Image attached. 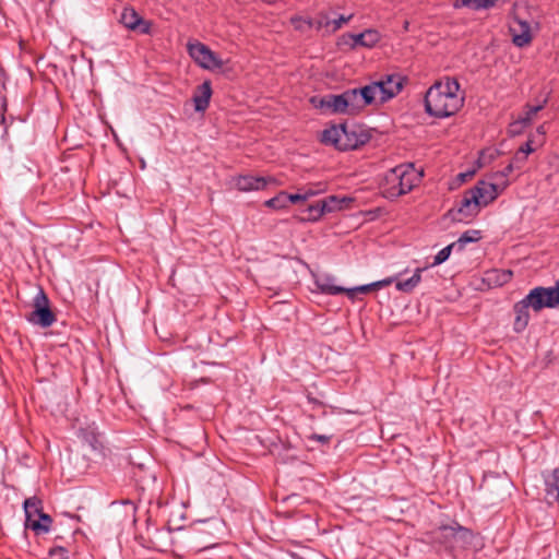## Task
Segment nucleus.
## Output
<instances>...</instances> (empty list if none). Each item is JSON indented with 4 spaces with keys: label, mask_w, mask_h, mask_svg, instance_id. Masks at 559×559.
I'll return each instance as SVG.
<instances>
[{
    "label": "nucleus",
    "mask_w": 559,
    "mask_h": 559,
    "mask_svg": "<svg viewBox=\"0 0 559 559\" xmlns=\"http://www.w3.org/2000/svg\"><path fill=\"white\" fill-rule=\"evenodd\" d=\"M319 107L325 109L330 114H347L348 109L346 106L344 94H330L320 99Z\"/></svg>",
    "instance_id": "obj_14"
},
{
    "label": "nucleus",
    "mask_w": 559,
    "mask_h": 559,
    "mask_svg": "<svg viewBox=\"0 0 559 559\" xmlns=\"http://www.w3.org/2000/svg\"><path fill=\"white\" fill-rule=\"evenodd\" d=\"M552 293L556 296L557 302H559V280L556 282V285L554 287H550Z\"/></svg>",
    "instance_id": "obj_49"
},
{
    "label": "nucleus",
    "mask_w": 559,
    "mask_h": 559,
    "mask_svg": "<svg viewBox=\"0 0 559 559\" xmlns=\"http://www.w3.org/2000/svg\"><path fill=\"white\" fill-rule=\"evenodd\" d=\"M536 132L542 136V140L538 143V146H540L544 143V138H545V134H546L545 124L538 126L537 129H536Z\"/></svg>",
    "instance_id": "obj_48"
},
{
    "label": "nucleus",
    "mask_w": 559,
    "mask_h": 559,
    "mask_svg": "<svg viewBox=\"0 0 559 559\" xmlns=\"http://www.w3.org/2000/svg\"><path fill=\"white\" fill-rule=\"evenodd\" d=\"M423 177L413 164H401L388 170L380 186L381 193L386 199H395L409 192Z\"/></svg>",
    "instance_id": "obj_2"
},
{
    "label": "nucleus",
    "mask_w": 559,
    "mask_h": 559,
    "mask_svg": "<svg viewBox=\"0 0 559 559\" xmlns=\"http://www.w3.org/2000/svg\"><path fill=\"white\" fill-rule=\"evenodd\" d=\"M476 174V169H471V170H467L465 173H460L459 175H456V181H459V183H465L468 179H471L474 175Z\"/></svg>",
    "instance_id": "obj_44"
},
{
    "label": "nucleus",
    "mask_w": 559,
    "mask_h": 559,
    "mask_svg": "<svg viewBox=\"0 0 559 559\" xmlns=\"http://www.w3.org/2000/svg\"><path fill=\"white\" fill-rule=\"evenodd\" d=\"M514 169L513 164L509 163L501 171H497L495 177L507 178Z\"/></svg>",
    "instance_id": "obj_45"
},
{
    "label": "nucleus",
    "mask_w": 559,
    "mask_h": 559,
    "mask_svg": "<svg viewBox=\"0 0 559 559\" xmlns=\"http://www.w3.org/2000/svg\"><path fill=\"white\" fill-rule=\"evenodd\" d=\"M317 288L322 293L331 296L345 294L346 288L335 285L334 278L329 276L318 277L316 280Z\"/></svg>",
    "instance_id": "obj_19"
},
{
    "label": "nucleus",
    "mask_w": 559,
    "mask_h": 559,
    "mask_svg": "<svg viewBox=\"0 0 559 559\" xmlns=\"http://www.w3.org/2000/svg\"><path fill=\"white\" fill-rule=\"evenodd\" d=\"M271 182H275V179L272 177L242 175L235 178V187L242 192L263 190Z\"/></svg>",
    "instance_id": "obj_11"
},
{
    "label": "nucleus",
    "mask_w": 559,
    "mask_h": 559,
    "mask_svg": "<svg viewBox=\"0 0 559 559\" xmlns=\"http://www.w3.org/2000/svg\"><path fill=\"white\" fill-rule=\"evenodd\" d=\"M151 29H152V22L144 20L142 17L140 25H139V27H136L135 32H139L140 34H143V35H148V34H151Z\"/></svg>",
    "instance_id": "obj_42"
},
{
    "label": "nucleus",
    "mask_w": 559,
    "mask_h": 559,
    "mask_svg": "<svg viewBox=\"0 0 559 559\" xmlns=\"http://www.w3.org/2000/svg\"><path fill=\"white\" fill-rule=\"evenodd\" d=\"M454 248V242L445 246L444 248H442L435 257H433V260L432 262L428 263L427 265V269L428 267H432V266H437L443 262H445L451 253H452V250Z\"/></svg>",
    "instance_id": "obj_31"
},
{
    "label": "nucleus",
    "mask_w": 559,
    "mask_h": 559,
    "mask_svg": "<svg viewBox=\"0 0 559 559\" xmlns=\"http://www.w3.org/2000/svg\"><path fill=\"white\" fill-rule=\"evenodd\" d=\"M523 299L535 312L544 308H555L559 305L550 287L537 286L531 289Z\"/></svg>",
    "instance_id": "obj_7"
},
{
    "label": "nucleus",
    "mask_w": 559,
    "mask_h": 559,
    "mask_svg": "<svg viewBox=\"0 0 559 559\" xmlns=\"http://www.w3.org/2000/svg\"><path fill=\"white\" fill-rule=\"evenodd\" d=\"M356 48H373L381 39V36L377 29L368 28L359 34H354Z\"/></svg>",
    "instance_id": "obj_18"
},
{
    "label": "nucleus",
    "mask_w": 559,
    "mask_h": 559,
    "mask_svg": "<svg viewBox=\"0 0 559 559\" xmlns=\"http://www.w3.org/2000/svg\"><path fill=\"white\" fill-rule=\"evenodd\" d=\"M394 278L393 277H388V278H384V280H381V281H377L374 282L376 284V288H382V287H385V286H389L393 283Z\"/></svg>",
    "instance_id": "obj_47"
},
{
    "label": "nucleus",
    "mask_w": 559,
    "mask_h": 559,
    "mask_svg": "<svg viewBox=\"0 0 559 559\" xmlns=\"http://www.w3.org/2000/svg\"><path fill=\"white\" fill-rule=\"evenodd\" d=\"M25 512V527L31 528V523L36 521L43 511V501L37 497L27 498L23 503Z\"/></svg>",
    "instance_id": "obj_16"
},
{
    "label": "nucleus",
    "mask_w": 559,
    "mask_h": 559,
    "mask_svg": "<svg viewBox=\"0 0 559 559\" xmlns=\"http://www.w3.org/2000/svg\"><path fill=\"white\" fill-rule=\"evenodd\" d=\"M436 82L426 93L425 108L430 116L438 118L450 117L454 114V92L451 87V79Z\"/></svg>",
    "instance_id": "obj_3"
},
{
    "label": "nucleus",
    "mask_w": 559,
    "mask_h": 559,
    "mask_svg": "<svg viewBox=\"0 0 559 559\" xmlns=\"http://www.w3.org/2000/svg\"><path fill=\"white\" fill-rule=\"evenodd\" d=\"M212 96V86L210 81L203 82L198 86L197 92L193 95V103L195 111H205L209 107L210 99Z\"/></svg>",
    "instance_id": "obj_17"
},
{
    "label": "nucleus",
    "mask_w": 559,
    "mask_h": 559,
    "mask_svg": "<svg viewBox=\"0 0 559 559\" xmlns=\"http://www.w3.org/2000/svg\"><path fill=\"white\" fill-rule=\"evenodd\" d=\"M353 201L354 200L349 197H338V195H330L326 199H323V202L326 205L325 210L328 211V213L348 209L349 204Z\"/></svg>",
    "instance_id": "obj_23"
},
{
    "label": "nucleus",
    "mask_w": 559,
    "mask_h": 559,
    "mask_svg": "<svg viewBox=\"0 0 559 559\" xmlns=\"http://www.w3.org/2000/svg\"><path fill=\"white\" fill-rule=\"evenodd\" d=\"M442 530H443V531H449V532H451V533L453 532V528H452V527H448V526L442 527Z\"/></svg>",
    "instance_id": "obj_51"
},
{
    "label": "nucleus",
    "mask_w": 559,
    "mask_h": 559,
    "mask_svg": "<svg viewBox=\"0 0 559 559\" xmlns=\"http://www.w3.org/2000/svg\"><path fill=\"white\" fill-rule=\"evenodd\" d=\"M52 523L49 514L43 512L36 521L31 523V530L37 535L48 533Z\"/></svg>",
    "instance_id": "obj_28"
},
{
    "label": "nucleus",
    "mask_w": 559,
    "mask_h": 559,
    "mask_svg": "<svg viewBox=\"0 0 559 559\" xmlns=\"http://www.w3.org/2000/svg\"><path fill=\"white\" fill-rule=\"evenodd\" d=\"M343 94L348 109V115H357L365 108L356 88L347 90L343 92Z\"/></svg>",
    "instance_id": "obj_21"
},
{
    "label": "nucleus",
    "mask_w": 559,
    "mask_h": 559,
    "mask_svg": "<svg viewBox=\"0 0 559 559\" xmlns=\"http://www.w3.org/2000/svg\"><path fill=\"white\" fill-rule=\"evenodd\" d=\"M325 203L323 200H318L312 204H309L305 213H307L305 219L316 222L322 217L323 214L328 213L325 210Z\"/></svg>",
    "instance_id": "obj_27"
},
{
    "label": "nucleus",
    "mask_w": 559,
    "mask_h": 559,
    "mask_svg": "<svg viewBox=\"0 0 559 559\" xmlns=\"http://www.w3.org/2000/svg\"><path fill=\"white\" fill-rule=\"evenodd\" d=\"M427 270V266L425 267H417L413 276L405 281H399L396 283V289L404 293H411L414 290V288L420 283L421 281V272Z\"/></svg>",
    "instance_id": "obj_24"
},
{
    "label": "nucleus",
    "mask_w": 559,
    "mask_h": 559,
    "mask_svg": "<svg viewBox=\"0 0 559 559\" xmlns=\"http://www.w3.org/2000/svg\"><path fill=\"white\" fill-rule=\"evenodd\" d=\"M544 499L548 506L559 503V466L544 476Z\"/></svg>",
    "instance_id": "obj_12"
},
{
    "label": "nucleus",
    "mask_w": 559,
    "mask_h": 559,
    "mask_svg": "<svg viewBox=\"0 0 559 559\" xmlns=\"http://www.w3.org/2000/svg\"><path fill=\"white\" fill-rule=\"evenodd\" d=\"M534 140L532 138H528V140L522 144L520 147H519V152H522V154L528 156V154L535 152L536 150V146H534Z\"/></svg>",
    "instance_id": "obj_40"
},
{
    "label": "nucleus",
    "mask_w": 559,
    "mask_h": 559,
    "mask_svg": "<svg viewBox=\"0 0 559 559\" xmlns=\"http://www.w3.org/2000/svg\"><path fill=\"white\" fill-rule=\"evenodd\" d=\"M33 311L27 316L28 322L41 328L51 326L57 318L49 307V299L43 289L35 296Z\"/></svg>",
    "instance_id": "obj_5"
},
{
    "label": "nucleus",
    "mask_w": 559,
    "mask_h": 559,
    "mask_svg": "<svg viewBox=\"0 0 559 559\" xmlns=\"http://www.w3.org/2000/svg\"><path fill=\"white\" fill-rule=\"evenodd\" d=\"M318 189H314L313 187H308L301 190L304 195L306 197V201L324 191L322 185H318Z\"/></svg>",
    "instance_id": "obj_41"
},
{
    "label": "nucleus",
    "mask_w": 559,
    "mask_h": 559,
    "mask_svg": "<svg viewBox=\"0 0 559 559\" xmlns=\"http://www.w3.org/2000/svg\"><path fill=\"white\" fill-rule=\"evenodd\" d=\"M513 272L511 270H490L486 273V281L496 286H502L511 281Z\"/></svg>",
    "instance_id": "obj_22"
},
{
    "label": "nucleus",
    "mask_w": 559,
    "mask_h": 559,
    "mask_svg": "<svg viewBox=\"0 0 559 559\" xmlns=\"http://www.w3.org/2000/svg\"><path fill=\"white\" fill-rule=\"evenodd\" d=\"M352 134L354 135V140L349 139V130H348L347 131L346 143L353 145V146H350L349 150H355V148L359 147L360 145H364L370 139V135L368 133H366V132H362V131L359 132V133H356V131L353 130Z\"/></svg>",
    "instance_id": "obj_33"
},
{
    "label": "nucleus",
    "mask_w": 559,
    "mask_h": 559,
    "mask_svg": "<svg viewBox=\"0 0 559 559\" xmlns=\"http://www.w3.org/2000/svg\"><path fill=\"white\" fill-rule=\"evenodd\" d=\"M509 31L512 36V43L519 48L528 46L533 40L531 25L524 20L515 17Z\"/></svg>",
    "instance_id": "obj_10"
},
{
    "label": "nucleus",
    "mask_w": 559,
    "mask_h": 559,
    "mask_svg": "<svg viewBox=\"0 0 559 559\" xmlns=\"http://www.w3.org/2000/svg\"><path fill=\"white\" fill-rule=\"evenodd\" d=\"M508 181L502 185L479 180L473 188L463 193L459 209H456V222L469 223L480 212L492 203L507 188Z\"/></svg>",
    "instance_id": "obj_1"
},
{
    "label": "nucleus",
    "mask_w": 559,
    "mask_h": 559,
    "mask_svg": "<svg viewBox=\"0 0 559 559\" xmlns=\"http://www.w3.org/2000/svg\"><path fill=\"white\" fill-rule=\"evenodd\" d=\"M527 127L528 126L524 124V122L518 118L509 124L508 134L512 138L521 135Z\"/></svg>",
    "instance_id": "obj_36"
},
{
    "label": "nucleus",
    "mask_w": 559,
    "mask_h": 559,
    "mask_svg": "<svg viewBox=\"0 0 559 559\" xmlns=\"http://www.w3.org/2000/svg\"><path fill=\"white\" fill-rule=\"evenodd\" d=\"M340 48H347L349 50L356 49L355 36L352 33H345L337 39Z\"/></svg>",
    "instance_id": "obj_35"
},
{
    "label": "nucleus",
    "mask_w": 559,
    "mask_h": 559,
    "mask_svg": "<svg viewBox=\"0 0 559 559\" xmlns=\"http://www.w3.org/2000/svg\"><path fill=\"white\" fill-rule=\"evenodd\" d=\"M308 401H309L310 403H312V404L321 405V403H320L317 399H314V397L308 396Z\"/></svg>",
    "instance_id": "obj_50"
},
{
    "label": "nucleus",
    "mask_w": 559,
    "mask_h": 559,
    "mask_svg": "<svg viewBox=\"0 0 559 559\" xmlns=\"http://www.w3.org/2000/svg\"><path fill=\"white\" fill-rule=\"evenodd\" d=\"M142 16L132 7H126L120 15V23L130 31H136Z\"/></svg>",
    "instance_id": "obj_20"
},
{
    "label": "nucleus",
    "mask_w": 559,
    "mask_h": 559,
    "mask_svg": "<svg viewBox=\"0 0 559 559\" xmlns=\"http://www.w3.org/2000/svg\"><path fill=\"white\" fill-rule=\"evenodd\" d=\"M481 239V231L478 229H469L464 231L459 239H456V245L459 249H463L469 242H477Z\"/></svg>",
    "instance_id": "obj_29"
},
{
    "label": "nucleus",
    "mask_w": 559,
    "mask_h": 559,
    "mask_svg": "<svg viewBox=\"0 0 559 559\" xmlns=\"http://www.w3.org/2000/svg\"><path fill=\"white\" fill-rule=\"evenodd\" d=\"M187 48L190 57L201 68L211 71L219 70L223 68V60L219 59L217 55L213 52L206 45L200 41H194L188 43Z\"/></svg>",
    "instance_id": "obj_6"
},
{
    "label": "nucleus",
    "mask_w": 559,
    "mask_h": 559,
    "mask_svg": "<svg viewBox=\"0 0 559 559\" xmlns=\"http://www.w3.org/2000/svg\"><path fill=\"white\" fill-rule=\"evenodd\" d=\"M353 14H341L336 19H331V28L329 29V34H333L341 29L345 24H347L353 19Z\"/></svg>",
    "instance_id": "obj_34"
},
{
    "label": "nucleus",
    "mask_w": 559,
    "mask_h": 559,
    "mask_svg": "<svg viewBox=\"0 0 559 559\" xmlns=\"http://www.w3.org/2000/svg\"><path fill=\"white\" fill-rule=\"evenodd\" d=\"M293 24L296 28H301V23L316 31L324 29L329 34L331 28V19L326 11H320L313 19L293 17Z\"/></svg>",
    "instance_id": "obj_13"
},
{
    "label": "nucleus",
    "mask_w": 559,
    "mask_h": 559,
    "mask_svg": "<svg viewBox=\"0 0 559 559\" xmlns=\"http://www.w3.org/2000/svg\"><path fill=\"white\" fill-rule=\"evenodd\" d=\"M455 87H456V91H459V90H460V84H459V82H457V81H456Z\"/></svg>",
    "instance_id": "obj_52"
},
{
    "label": "nucleus",
    "mask_w": 559,
    "mask_h": 559,
    "mask_svg": "<svg viewBox=\"0 0 559 559\" xmlns=\"http://www.w3.org/2000/svg\"><path fill=\"white\" fill-rule=\"evenodd\" d=\"M403 80L400 74H388L383 79L373 82L378 87L380 103H385L396 96L403 88Z\"/></svg>",
    "instance_id": "obj_8"
},
{
    "label": "nucleus",
    "mask_w": 559,
    "mask_h": 559,
    "mask_svg": "<svg viewBox=\"0 0 559 559\" xmlns=\"http://www.w3.org/2000/svg\"><path fill=\"white\" fill-rule=\"evenodd\" d=\"M348 128L345 124L332 126L323 130L321 142L334 145L340 151H348L352 144L346 143Z\"/></svg>",
    "instance_id": "obj_9"
},
{
    "label": "nucleus",
    "mask_w": 559,
    "mask_h": 559,
    "mask_svg": "<svg viewBox=\"0 0 559 559\" xmlns=\"http://www.w3.org/2000/svg\"><path fill=\"white\" fill-rule=\"evenodd\" d=\"M484 540L478 533L456 523V559H478Z\"/></svg>",
    "instance_id": "obj_4"
},
{
    "label": "nucleus",
    "mask_w": 559,
    "mask_h": 559,
    "mask_svg": "<svg viewBox=\"0 0 559 559\" xmlns=\"http://www.w3.org/2000/svg\"><path fill=\"white\" fill-rule=\"evenodd\" d=\"M349 139L354 140V135L352 134V131H349Z\"/></svg>",
    "instance_id": "obj_53"
},
{
    "label": "nucleus",
    "mask_w": 559,
    "mask_h": 559,
    "mask_svg": "<svg viewBox=\"0 0 559 559\" xmlns=\"http://www.w3.org/2000/svg\"><path fill=\"white\" fill-rule=\"evenodd\" d=\"M373 289H377L376 288V284L371 283V284L361 285V286L354 287V288H346L345 294L349 298H354L357 293L367 294V293H370Z\"/></svg>",
    "instance_id": "obj_37"
},
{
    "label": "nucleus",
    "mask_w": 559,
    "mask_h": 559,
    "mask_svg": "<svg viewBox=\"0 0 559 559\" xmlns=\"http://www.w3.org/2000/svg\"><path fill=\"white\" fill-rule=\"evenodd\" d=\"M374 83L368 84L364 87L356 88L359 97L361 98V104L364 107L371 105L377 98L379 99V94L377 92Z\"/></svg>",
    "instance_id": "obj_26"
},
{
    "label": "nucleus",
    "mask_w": 559,
    "mask_h": 559,
    "mask_svg": "<svg viewBox=\"0 0 559 559\" xmlns=\"http://www.w3.org/2000/svg\"><path fill=\"white\" fill-rule=\"evenodd\" d=\"M68 550L62 546H56L49 550L50 557H57V559H69Z\"/></svg>",
    "instance_id": "obj_39"
},
{
    "label": "nucleus",
    "mask_w": 559,
    "mask_h": 559,
    "mask_svg": "<svg viewBox=\"0 0 559 559\" xmlns=\"http://www.w3.org/2000/svg\"><path fill=\"white\" fill-rule=\"evenodd\" d=\"M530 308L531 307L524 301V299L514 304L513 311L515 313V318L513 322V330L516 333H521L527 328L531 318L528 311Z\"/></svg>",
    "instance_id": "obj_15"
},
{
    "label": "nucleus",
    "mask_w": 559,
    "mask_h": 559,
    "mask_svg": "<svg viewBox=\"0 0 559 559\" xmlns=\"http://www.w3.org/2000/svg\"><path fill=\"white\" fill-rule=\"evenodd\" d=\"M264 205L270 209L274 210H282L288 206L287 200H286V192L281 191L274 198H271L264 202Z\"/></svg>",
    "instance_id": "obj_32"
},
{
    "label": "nucleus",
    "mask_w": 559,
    "mask_h": 559,
    "mask_svg": "<svg viewBox=\"0 0 559 559\" xmlns=\"http://www.w3.org/2000/svg\"><path fill=\"white\" fill-rule=\"evenodd\" d=\"M548 103V98L545 97L540 103H538L537 105H530V104H526L524 106V112L523 115H520L519 118L524 122V124L526 126H531L533 120H534V117L545 108V106L547 105Z\"/></svg>",
    "instance_id": "obj_25"
},
{
    "label": "nucleus",
    "mask_w": 559,
    "mask_h": 559,
    "mask_svg": "<svg viewBox=\"0 0 559 559\" xmlns=\"http://www.w3.org/2000/svg\"><path fill=\"white\" fill-rule=\"evenodd\" d=\"M460 7L469 8L472 10L489 9L493 7L492 0H456V9Z\"/></svg>",
    "instance_id": "obj_30"
},
{
    "label": "nucleus",
    "mask_w": 559,
    "mask_h": 559,
    "mask_svg": "<svg viewBox=\"0 0 559 559\" xmlns=\"http://www.w3.org/2000/svg\"><path fill=\"white\" fill-rule=\"evenodd\" d=\"M286 200H287V204L298 203V202L306 201V197L304 195L302 191L298 192V193H293V194L286 192Z\"/></svg>",
    "instance_id": "obj_43"
},
{
    "label": "nucleus",
    "mask_w": 559,
    "mask_h": 559,
    "mask_svg": "<svg viewBox=\"0 0 559 559\" xmlns=\"http://www.w3.org/2000/svg\"><path fill=\"white\" fill-rule=\"evenodd\" d=\"M526 160L527 156L522 154V152L516 151L510 163L513 164L515 169H521L525 165Z\"/></svg>",
    "instance_id": "obj_38"
},
{
    "label": "nucleus",
    "mask_w": 559,
    "mask_h": 559,
    "mask_svg": "<svg viewBox=\"0 0 559 559\" xmlns=\"http://www.w3.org/2000/svg\"><path fill=\"white\" fill-rule=\"evenodd\" d=\"M311 440H317L321 443H329L330 440H331V437L330 436H325V435H317V433H313L311 437H310Z\"/></svg>",
    "instance_id": "obj_46"
}]
</instances>
